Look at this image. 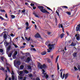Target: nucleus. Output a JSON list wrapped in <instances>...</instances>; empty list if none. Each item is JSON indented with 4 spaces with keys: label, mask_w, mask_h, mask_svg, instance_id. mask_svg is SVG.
<instances>
[{
    "label": "nucleus",
    "mask_w": 80,
    "mask_h": 80,
    "mask_svg": "<svg viewBox=\"0 0 80 80\" xmlns=\"http://www.w3.org/2000/svg\"><path fill=\"white\" fill-rule=\"evenodd\" d=\"M38 8L40 10L42 13H45V14H50V12H48L45 9H44V7L42 6H39L38 7Z\"/></svg>",
    "instance_id": "obj_1"
},
{
    "label": "nucleus",
    "mask_w": 80,
    "mask_h": 80,
    "mask_svg": "<svg viewBox=\"0 0 80 80\" xmlns=\"http://www.w3.org/2000/svg\"><path fill=\"white\" fill-rule=\"evenodd\" d=\"M68 73H67L66 74H65V73H63L62 77V79H63L64 78H65V79H67V78H68Z\"/></svg>",
    "instance_id": "obj_2"
},
{
    "label": "nucleus",
    "mask_w": 80,
    "mask_h": 80,
    "mask_svg": "<svg viewBox=\"0 0 80 80\" xmlns=\"http://www.w3.org/2000/svg\"><path fill=\"white\" fill-rule=\"evenodd\" d=\"M55 45L54 44H49L48 45V47H49V49L51 50L52 48H54V45Z\"/></svg>",
    "instance_id": "obj_3"
},
{
    "label": "nucleus",
    "mask_w": 80,
    "mask_h": 80,
    "mask_svg": "<svg viewBox=\"0 0 80 80\" xmlns=\"http://www.w3.org/2000/svg\"><path fill=\"white\" fill-rule=\"evenodd\" d=\"M76 37V39L77 40H80V35L78 34H76L75 35Z\"/></svg>",
    "instance_id": "obj_4"
},
{
    "label": "nucleus",
    "mask_w": 80,
    "mask_h": 80,
    "mask_svg": "<svg viewBox=\"0 0 80 80\" xmlns=\"http://www.w3.org/2000/svg\"><path fill=\"white\" fill-rule=\"evenodd\" d=\"M80 24H78L77 27H76V31L78 32V31H80Z\"/></svg>",
    "instance_id": "obj_5"
},
{
    "label": "nucleus",
    "mask_w": 80,
    "mask_h": 80,
    "mask_svg": "<svg viewBox=\"0 0 80 80\" xmlns=\"http://www.w3.org/2000/svg\"><path fill=\"white\" fill-rule=\"evenodd\" d=\"M38 67L40 68V69H42V70L43 69V65H41V63H38Z\"/></svg>",
    "instance_id": "obj_6"
},
{
    "label": "nucleus",
    "mask_w": 80,
    "mask_h": 80,
    "mask_svg": "<svg viewBox=\"0 0 80 80\" xmlns=\"http://www.w3.org/2000/svg\"><path fill=\"white\" fill-rule=\"evenodd\" d=\"M64 35H65V34L63 33H62L60 35H58V38H62L63 37H64Z\"/></svg>",
    "instance_id": "obj_7"
},
{
    "label": "nucleus",
    "mask_w": 80,
    "mask_h": 80,
    "mask_svg": "<svg viewBox=\"0 0 80 80\" xmlns=\"http://www.w3.org/2000/svg\"><path fill=\"white\" fill-rule=\"evenodd\" d=\"M43 75L44 77H45L46 79H47V78H48L49 77V76L46 73H45Z\"/></svg>",
    "instance_id": "obj_8"
},
{
    "label": "nucleus",
    "mask_w": 80,
    "mask_h": 80,
    "mask_svg": "<svg viewBox=\"0 0 80 80\" xmlns=\"http://www.w3.org/2000/svg\"><path fill=\"white\" fill-rule=\"evenodd\" d=\"M26 25H27V27H26V30H28V29H29L30 28V27H28L29 26V24H28V22H26Z\"/></svg>",
    "instance_id": "obj_9"
},
{
    "label": "nucleus",
    "mask_w": 80,
    "mask_h": 80,
    "mask_svg": "<svg viewBox=\"0 0 80 80\" xmlns=\"http://www.w3.org/2000/svg\"><path fill=\"white\" fill-rule=\"evenodd\" d=\"M35 36L36 38H40L41 37V36L40 35L39 33H37L36 34H35Z\"/></svg>",
    "instance_id": "obj_10"
},
{
    "label": "nucleus",
    "mask_w": 80,
    "mask_h": 80,
    "mask_svg": "<svg viewBox=\"0 0 80 80\" xmlns=\"http://www.w3.org/2000/svg\"><path fill=\"white\" fill-rule=\"evenodd\" d=\"M76 45V43L73 42H72L71 44H70V45L72 47H75Z\"/></svg>",
    "instance_id": "obj_11"
},
{
    "label": "nucleus",
    "mask_w": 80,
    "mask_h": 80,
    "mask_svg": "<svg viewBox=\"0 0 80 80\" xmlns=\"http://www.w3.org/2000/svg\"><path fill=\"white\" fill-rule=\"evenodd\" d=\"M3 37L4 39V40H7V35L6 33H4L3 35Z\"/></svg>",
    "instance_id": "obj_12"
},
{
    "label": "nucleus",
    "mask_w": 80,
    "mask_h": 80,
    "mask_svg": "<svg viewBox=\"0 0 80 80\" xmlns=\"http://www.w3.org/2000/svg\"><path fill=\"white\" fill-rule=\"evenodd\" d=\"M10 46H9L7 48V52H6L7 53H8V52H9V51H10Z\"/></svg>",
    "instance_id": "obj_13"
},
{
    "label": "nucleus",
    "mask_w": 80,
    "mask_h": 80,
    "mask_svg": "<svg viewBox=\"0 0 80 80\" xmlns=\"http://www.w3.org/2000/svg\"><path fill=\"white\" fill-rule=\"evenodd\" d=\"M30 61V58L28 57L27 58V60L25 61V62H26V63H29Z\"/></svg>",
    "instance_id": "obj_14"
},
{
    "label": "nucleus",
    "mask_w": 80,
    "mask_h": 80,
    "mask_svg": "<svg viewBox=\"0 0 80 80\" xmlns=\"http://www.w3.org/2000/svg\"><path fill=\"white\" fill-rule=\"evenodd\" d=\"M41 55H45L46 54H47V52L46 51H43L41 53Z\"/></svg>",
    "instance_id": "obj_15"
},
{
    "label": "nucleus",
    "mask_w": 80,
    "mask_h": 80,
    "mask_svg": "<svg viewBox=\"0 0 80 80\" xmlns=\"http://www.w3.org/2000/svg\"><path fill=\"white\" fill-rule=\"evenodd\" d=\"M25 38L26 40H27L28 41H30V39H31V38L30 37L28 38L27 37H26Z\"/></svg>",
    "instance_id": "obj_16"
},
{
    "label": "nucleus",
    "mask_w": 80,
    "mask_h": 80,
    "mask_svg": "<svg viewBox=\"0 0 80 80\" xmlns=\"http://www.w3.org/2000/svg\"><path fill=\"white\" fill-rule=\"evenodd\" d=\"M0 52L2 53V55L4 54V52H3V50L2 49H0Z\"/></svg>",
    "instance_id": "obj_17"
},
{
    "label": "nucleus",
    "mask_w": 80,
    "mask_h": 80,
    "mask_svg": "<svg viewBox=\"0 0 80 80\" xmlns=\"http://www.w3.org/2000/svg\"><path fill=\"white\" fill-rule=\"evenodd\" d=\"M45 7H46V8H47V9H48V10H50L51 11V12H53V10H52V9L50 8H49L48 7H47L46 6H45Z\"/></svg>",
    "instance_id": "obj_18"
},
{
    "label": "nucleus",
    "mask_w": 80,
    "mask_h": 80,
    "mask_svg": "<svg viewBox=\"0 0 80 80\" xmlns=\"http://www.w3.org/2000/svg\"><path fill=\"white\" fill-rule=\"evenodd\" d=\"M77 52H74L73 53V55L74 57H77Z\"/></svg>",
    "instance_id": "obj_19"
},
{
    "label": "nucleus",
    "mask_w": 80,
    "mask_h": 80,
    "mask_svg": "<svg viewBox=\"0 0 80 80\" xmlns=\"http://www.w3.org/2000/svg\"><path fill=\"white\" fill-rule=\"evenodd\" d=\"M4 45H5V44H6V46H8V45H9V43L7 42V41H5V42H4Z\"/></svg>",
    "instance_id": "obj_20"
},
{
    "label": "nucleus",
    "mask_w": 80,
    "mask_h": 80,
    "mask_svg": "<svg viewBox=\"0 0 80 80\" xmlns=\"http://www.w3.org/2000/svg\"><path fill=\"white\" fill-rule=\"evenodd\" d=\"M16 63L18 65H20V61H17Z\"/></svg>",
    "instance_id": "obj_21"
},
{
    "label": "nucleus",
    "mask_w": 80,
    "mask_h": 80,
    "mask_svg": "<svg viewBox=\"0 0 80 80\" xmlns=\"http://www.w3.org/2000/svg\"><path fill=\"white\" fill-rule=\"evenodd\" d=\"M47 61L48 63H50L51 62V61H50V60L49 58H47Z\"/></svg>",
    "instance_id": "obj_22"
},
{
    "label": "nucleus",
    "mask_w": 80,
    "mask_h": 80,
    "mask_svg": "<svg viewBox=\"0 0 80 80\" xmlns=\"http://www.w3.org/2000/svg\"><path fill=\"white\" fill-rule=\"evenodd\" d=\"M62 7L63 8H65L66 9L68 8V7L66 6H62Z\"/></svg>",
    "instance_id": "obj_23"
},
{
    "label": "nucleus",
    "mask_w": 80,
    "mask_h": 80,
    "mask_svg": "<svg viewBox=\"0 0 80 80\" xmlns=\"http://www.w3.org/2000/svg\"><path fill=\"white\" fill-rule=\"evenodd\" d=\"M23 74V71H20L19 72V76H22V75Z\"/></svg>",
    "instance_id": "obj_24"
},
{
    "label": "nucleus",
    "mask_w": 80,
    "mask_h": 80,
    "mask_svg": "<svg viewBox=\"0 0 80 80\" xmlns=\"http://www.w3.org/2000/svg\"><path fill=\"white\" fill-rule=\"evenodd\" d=\"M12 80H15V76H14V75H12Z\"/></svg>",
    "instance_id": "obj_25"
},
{
    "label": "nucleus",
    "mask_w": 80,
    "mask_h": 80,
    "mask_svg": "<svg viewBox=\"0 0 80 80\" xmlns=\"http://www.w3.org/2000/svg\"><path fill=\"white\" fill-rule=\"evenodd\" d=\"M58 57H59V56H58L57 58H56V63L57 62V61H58Z\"/></svg>",
    "instance_id": "obj_26"
},
{
    "label": "nucleus",
    "mask_w": 80,
    "mask_h": 80,
    "mask_svg": "<svg viewBox=\"0 0 80 80\" xmlns=\"http://www.w3.org/2000/svg\"><path fill=\"white\" fill-rule=\"evenodd\" d=\"M42 66L43 69H45V68H46V66L45 65V64H44L42 65Z\"/></svg>",
    "instance_id": "obj_27"
},
{
    "label": "nucleus",
    "mask_w": 80,
    "mask_h": 80,
    "mask_svg": "<svg viewBox=\"0 0 80 80\" xmlns=\"http://www.w3.org/2000/svg\"><path fill=\"white\" fill-rule=\"evenodd\" d=\"M7 69L9 72H10V68L8 67H7Z\"/></svg>",
    "instance_id": "obj_28"
},
{
    "label": "nucleus",
    "mask_w": 80,
    "mask_h": 80,
    "mask_svg": "<svg viewBox=\"0 0 80 80\" xmlns=\"http://www.w3.org/2000/svg\"><path fill=\"white\" fill-rule=\"evenodd\" d=\"M24 73H25L26 74H28V73H29V72H28V71L27 70H24Z\"/></svg>",
    "instance_id": "obj_29"
},
{
    "label": "nucleus",
    "mask_w": 80,
    "mask_h": 80,
    "mask_svg": "<svg viewBox=\"0 0 80 80\" xmlns=\"http://www.w3.org/2000/svg\"><path fill=\"white\" fill-rule=\"evenodd\" d=\"M8 76L6 74V78H5V80H8Z\"/></svg>",
    "instance_id": "obj_30"
},
{
    "label": "nucleus",
    "mask_w": 80,
    "mask_h": 80,
    "mask_svg": "<svg viewBox=\"0 0 80 80\" xmlns=\"http://www.w3.org/2000/svg\"><path fill=\"white\" fill-rule=\"evenodd\" d=\"M33 15H34V16L36 17H37L38 18V16L35 13H33Z\"/></svg>",
    "instance_id": "obj_31"
},
{
    "label": "nucleus",
    "mask_w": 80,
    "mask_h": 80,
    "mask_svg": "<svg viewBox=\"0 0 80 80\" xmlns=\"http://www.w3.org/2000/svg\"><path fill=\"white\" fill-rule=\"evenodd\" d=\"M66 13H67L68 15H71V12H66Z\"/></svg>",
    "instance_id": "obj_32"
},
{
    "label": "nucleus",
    "mask_w": 80,
    "mask_h": 80,
    "mask_svg": "<svg viewBox=\"0 0 80 80\" xmlns=\"http://www.w3.org/2000/svg\"><path fill=\"white\" fill-rule=\"evenodd\" d=\"M12 53H10L8 55V57H12Z\"/></svg>",
    "instance_id": "obj_33"
},
{
    "label": "nucleus",
    "mask_w": 80,
    "mask_h": 80,
    "mask_svg": "<svg viewBox=\"0 0 80 80\" xmlns=\"http://www.w3.org/2000/svg\"><path fill=\"white\" fill-rule=\"evenodd\" d=\"M28 69H29L31 70H32V67H31V66H28Z\"/></svg>",
    "instance_id": "obj_34"
},
{
    "label": "nucleus",
    "mask_w": 80,
    "mask_h": 80,
    "mask_svg": "<svg viewBox=\"0 0 80 80\" xmlns=\"http://www.w3.org/2000/svg\"><path fill=\"white\" fill-rule=\"evenodd\" d=\"M23 68H24V66L23 65H21L20 66V69H23Z\"/></svg>",
    "instance_id": "obj_35"
},
{
    "label": "nucleus",
    "mask_w": 80,
    "mask_h": 80,
    "mask_svg": "<svg viewBox=\"0 0 80 80\" xmlns=\"http://www.w3.org/2000/svg\"><path fill=\"white\" fill-rule=\"evenodd\" d=\"M31 50H33V51H36V49H35V48H31Z\"/></svg>",
    "instance_id": "obj_36"
},
{
    "label": "nucleus",
    "mask_w": 80,
    "mask_h": 80,
    "mask_svg": "<svg viewBox=\"0 0 80 80\" xmlns=\"http://www.w3.org/2000/svg\"><path fill=\"white\" fill-rule=\"evenodd\" d=\"M77 68L78 69H79L80 68V65L79 64H77Z\"/></svg>",
    "instance_id": "obj_37"
},
{
    "label": "nucleus",
    "mask_w": 80,
    "mask_h": 80,
    "mask_svg": "<svg viewBox=\"0 0 80 80\" xmlns=\"http://www.w3.org/2000/svg\"><path fill=\"white\" fill-rule=\"evenodd\" d=\"M4 59V58L3 57H1V59L2 61V62H4V61L3 60Z\"/></svg>",
    "instance_id": "obj_38"
},
{
    "label": "nucleus",
    "mask_w": 80,
    "mask_h": 80,
    "mask_svg": "<svg viewBox=\"0 0 80 80\" xmlns=\"http://www.w3.org/2000/svg\"><path fill=\"white\" fill-rule=\"evenodd\" d=\"M11 17L12 18H15V16L14 15H11Z\"/></svg>",
    "instance_id": "obj_39"
},
{
    "label": "nucleus",
    "mask_w": 80,
    "mask_h": 80,
    "mask_svg": "<svg viewBox=\"0 0 80 80\" xmlns=\"http://www.w3.org/2000/svg\"><path fill=\"white\" fill-rule=\"evenodd\" d=\"M42 74L43 75H44V73H45V70L43 69H42Z\"/></svg>",
    "instance_id": "obj_40"
},
{
    "label": "nucleus",
    "mask_w": 80,
    "mask_h": 80,
    "mask_svg": "<svg viewBox=\"0 0 80 80\" xmlns=\"http://www.w3.org/2000/svg\"><path fill=\"white\" fill-rule=\"evenodd\" d=\"M0 19H1V20H4V18L1 16H0Z\"/></svg>",
    "instance_id": "obj_41"
},
{
    "label": "nucleus",
    "mask_w": 80,
    "mask_h": 80,
    "mask_svg": "<svg viewBox=\"0 0 80 80\" xmlns=\"http://www.w3.org/2000/svg\"><path fill=\"white\" fill-rule=\"evenodd\" d=\"M48 35H50V34H52V32H48Z\"/></svg>",
    "instance_id": "obj_42"
},
{
    "label": "nucleus",
    "mask_w": 80,
    "mask_h": 80,
    "mask_svg": "<svg viewBox=\"0 0 80 80\" xmlns=\"http://www.w3.org/2000/svg\"><path fill=\"white\" fill-rule=\"evenodd\" d=\"M17 53H18V52L17 51H15L14 53V55H17Z\"/></svg>",
    "instance_id": "obj_43"
},
{
    "label": "nucleus",
    "mask_w": 80,
    "mask_h": 80,
    "mask_svg": "<svg viewBox=\"0 0 80 80\" xmlns=\"http://www.w3.org/2000/svg\"><path fill=\"white\" fill-rule=\"evenodd\" d=\"M24 58H25V56H23L21 58V60H24Z\"/></svg>",
    "instance_id": "obj_44"
},
{
    "label": "nucleus",
    "mask_w": 80,
    "mask_h": 80,
    "mask_svg": "<svg viewBox=\"0 0 80 80\" xmlns=\"http://www.w3.org/2000/svg\"><path fill=\"white\" fill-rule=\"evenodd\" d=\"M49 43V41L48 42H45V44L46 45H48V44Z\"/></svg>",
    "instance_id": "obj_45"
},
{
    "label": "nucleus",
    "mask_w": 80,
    "mask_h": 80,
    "mask_svg": "<svg viewBox=\"0 0 80 80\" xmlns=\"http://www.w3.org/2000/svg\"><path fill=\"white\" fill-rule=\"evenodd\" d=\"M57 68H58V70L60 69V68H59V65H58V63H57Z\"/></svg>",
    "instance_id": "obj_46"
},
{
    "label": "nucleus",
    "mask_w": 80,
    "mask_h": 80,
    "mask_svg": "<svg viewBox=\"0 0 80 80\" xmlns=\"http://www.w3.org/2000/svg\"><path fill=\"white\" fill-rule=\"evenodd\" d=\"M62 72H61L60 77H61V78H62L63 77H62Z\"/></svg>",
    "instance_id": "obj_47"
},
{
    "label": "nucleus",
    "mask_w": 80,
    "mask_h": 80,
    "mask_svg": "<svg viewBox=\"0 0 80 80\" xmlns=\"http://www.w3.org/2000/svg\"><path fill=\"white\" fill-rule=\"evenodd\" d=\"M30 5L31 7H33V6H35V4H34L32 3H31L30 4Z\"/></svg>",
    "instance_id": "obj_48"
},
{
    "label": "nucleus",
    "mask_w": 80,
    "mask_h": 80,
    "mask_svg": "<svg viewBox=\"0 0 80 80\" xmlns=\"http://www.w3.org/2000/svg\"><path fill=\"white\" fill-rule=\"evenodd\" d=\"M1 11L2 12H5V11L4 9H1Z\"/></svg>",
    "instance_id": "obj_49"
},
{
    "label": "nucleus",
    "mask_w": 80,
    "mask_h": 80,
    "mask_svg": "<svg viewBox=\"0 0 80 80\" xmlns=\"http://www.w3.org/2000/svg\"><path fill=\"white\" fill-rule=\"evenodd\" d=\"M12 73H11V74L12 75H15V74L14 73V72H13V71H12Z\"/></svg>",
    "instance_id": "obj_50"
},
{
    "label": "nucleus",
    "mask_w": 80,
    "mask_h": 80,
    "mask_svg": "<svg viewBox=\"0 0 80 80\" xmlns=\"http://www.w3.org/2000/svg\"><path fill=\"white\" fill-rule=\"evenodd\" d=\"M22 13H25V9H23V10H22Z\"/></svg>",
    "instance_id": "obj_51"
},
{
    "label": "nucleus",
    "mask_w": 80,
    "mask_h": 80,
    "mask_svg": "<svg viewBox=\"0 0 80 80\" xmlns=\"http://www.w3.org/2000/svg\"><path fill=\"white\" fill-rule=\"evenodd\" d=\"M32 76H33V75H32V74H29V77H30V78L32 77Z\"/></svg>",
    "instance_id": "obj_52"
},
{
    "label": "nucleus",
    "mask_w": 80,
    "mask_h": 80,
    "mask_svg": "<svg viewBox=\"0 0 80 80\" xmlns=\"http://www.w3.org/2000/svg\"><path fill=\"white\" fill-rule=\"evenodd\" d=\"M1 70H2V71H3V70L4 71L5 70V69H4V68H3V67H1Z\"/></svg>",
    "instance_id": "obj_53"
},
{
    "label": "nucleus",
    "mask_w": 80,
    "mask_h": 80,
    "mask_svg": "<svg viewBox=\"0 0 80 80\" xmlns=\"http://www.w3.org/2000/svg\"><path fill=\"white\" fill-rule=\"evenodd\" d=\"M3 25L4 27H5L6 25H7V23L6 22H4L3 24Z\"/></svg>",
    "instance_id": "obj_54"
},
{
    "label": "nucleus",
    "mask_w": 80,
    "mask_h": 80,
    "mask_svg": "<svg viewBox=\"0 0 80 80\" xmlns=\"http://www.w3.org/2000/svg\"><path fill=\"white\" fill-rule=\"evenodd\" d=\"M36 80H40V78H39L37 77L36 79Z\"/></svg>",
    "instance_id": "obj_55"
},
{
    "label": "nucleus",
    "mask_w": 80,
    "mask_h": 80,
    "mask_svg": "<svg viewBox=\"0 0 80 80\" xmlns=\"http://www.w3.org/2000/svg\"><path fill=\"white\" fill-rule=\"evenodd\" d=\"M11 37H14V35L13 33H11Z\"/></svg>",
    "instance_id": "obj_56"
},
{
    "label": "nucleus",
    "mask_w": 80,
    "mask_h": 80,
    "mask_svg": "<svg viewBox=\"0 0 80 80\" xmlns=\"http://www.w3.org/2000/svg\"><path fill=\"white\" fill-rule=\"evenodd\" d=\"M56 13L57 14V15H58V16H59V13H58V12L57 11H56Z\"/></svg>",
    "instance_id": "obj_57"
},
{
    "label": "nucleus",
    "mask_w": 80,
    "mask_h": 80,
    "mask_svg": "<svg viewBox=\"0 0 80 80\" xmlns=\"http://www.w3.org/2000/svg\"><path fill=\"white\" fill-rule=\"evenodd\" d=\"M5 17L6 18H8V16H7V13L5 14Z\"/></svg>",
    "instance_id": "obj_58"
},
{
    "label": "nucleus",
    "mask_w": 80,
    "mask_h": 80,
    "mask_svg": "<svg viewBox=\"0 0 80 80\" xmlns=\"http://www.w3.org/2000/svg\"><path fill=\"white\" fill-rule=\"evenodd\" d=\"M47 50H48V52H50L51 50H50V49H47Z\"/></svg>",
    "instance_id": "obj_59"
},
{
    "label": "nucleus",
    "mask_w": 80,
    "mask_h": 80,
    "mask_svg": "<svg viewBox=\"0 0 80 80\" xmlns=\"http://www.w3.org/2000/svg\"><path fill=\"white\" fill-rule=\"evenodd\" d=\"M14 47H15V48H18V46L16 44H14Z\"/></svg>",
    "instance_id": "obj_60"
},
{
    "label": "nucleus",
    "mask_w": 80,
    "mask_h": 80,
    "mask_svg": "<svg viewBox=\"0 0 80 80\" xmlns=\"http://www.w3.org/2000/svg\"><path fill=\"white\" fill-rule=\"evenodd\" d=\"M61 28H62V29L63 28V26L62 24L61 25Z\"/></svg>",
    "instance_id": "obj_61"
},
{
    "label": "nucleus",
    "mask_w": 80,
    "mask_h": 80,
    "mask_svg": "<svg viewBox=\"0 0 80 80\" xmlns=\"http://www.w3.org/2000/svg\"><path fill=\"white\" fill-rule=\"evenodd\" d=\"M36 8H37L36 7H35V6H33V10H35V9H36Z\"/></svg>",
    "instance_id": "obj_62"
},
{
    "label": "nucleus",
    "mask_w": 80,
    "mask_h": 80,
    "mask_svg": "<svg viewBox=\"0 0 80 80\" xmlns=\"http://www.w3.org/2000/svg\"><path fill=\"white\" fill-rule=\"evenodd\" d=\"M71 42H72V40H70L69 41H68V43H71Z\"/></svg>",
    "instance_id": "obj_63"
},
{
    "label": "nucleus",
    "mask_w": 80,
    "mask_h": 80,
    "mask_svg": "<svg viewBox=\"0 0 80 80\" xmlns=\"http://www.w3.org/2000/svg\"><path fill=\"white\" fill-rule=\"evenodd\" d=\"M74 70H78L77 68L76 67H74Z\"/></svg>",
    "instance_id": "obj_64"
}]
</instances>
